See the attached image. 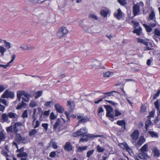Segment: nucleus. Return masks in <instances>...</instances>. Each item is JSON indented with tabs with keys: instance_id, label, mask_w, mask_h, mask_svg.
<instances>
[{
	"instance_id": "obj_1",
	"label": "nucleus",
	"mask_w": 160,
	"mask_h": 160,
	"mask_svg": "<svg viewBox=\"0 0 160 160\" xmlns=\"http://www.w3.org/2000/svg\"><path fill=\"white\" fill-rule=\"evenodd\" d=\"M22 125V123L20 122H15L13 126L11 125L7 127L6 131L8 133L10 132H13L15 134L18 133V132L21 130V126Z\"/></svg>"
},
{
	"instance_id": "obj_2",
	"label": "nucleus",
	"mask_w": 160,
	"mask_h": 160,
	"mask_svg": "<svg viewBox=\"0 0 160 160\" xmlns=\"http://www.w3.org/2000/svg\"><path fill=\"white\" fill-rule=\"evenodd\" d=\"M103 106L107 111L106 116L110 118V120L113 122L114 120V114L112 113L113 110L112 108L108 105H104Z\"/></svg>"
},
{
	"instance_id": "obj_3",
	"label": "nucleus",
	"mask_w": 160,
	"mask_h": 160,
	"mask_svg": "<svg viewBox=\"0 0 160 160\" xmlns=\"http://www.w3.org/2000/svg\"><path fill=\"white\" fill-rule=\"evenodd\" d=\"M96 137H104V136L102 135H94L92 134H87L84 135V136L80 138L79 140V142H83L88 141V138H94Z\"/></svg>"
},
{
	"instance_id": "obj_4",
	"label": "nucleus",
	"mask_w": 160,
	"mask_h": 160,
	"mask_svg": "<svg viewBox=\"0 0 160 160\" xmlns=\"http://www.w3.org/2000/svg\"><path fill=\"white\" fill-rule=\"evenodd\" d=\"M87 132V130L86 128H82L73 133L72 136L75 137L78 136L83 137L84 135L86 134Z\"/></svg>"
},
{
	"instance_id": "obj_5",
	"label": "nucleus",
	"mask_w": 160,
	"mask_h": 160,
	"mask_svg": "<svg viewBox=\"0 0 160 160\" xmlns=\"http://www.w3.org/2000/svg\"><path fill=\"white\" fill-rule=\"evenodd\" d=\"M15 94L13 92H11L7 89L4 92L1 96V98H10L11 99H13L14 97Z\"/></svg>"
},
{
	"instance_id": "obj_6",
	"label": "nucleus",
	"mask_w": 160,
	"mask_h": 160,
	"mask_svg": "<svg viewBox=\"0 0 160 160\" xmlns=\"http://www.w3.org/2000/svg\"><path fill=\"white\" fill-rule=\"evenodd\" d=\"M22 96H24L26 98L29 100L30 98L31 97L30 94L24 91L22 92L18 91L17 92V100L18 101H20L21 97Z\"/></svg>"
},
{
	"instance_id": "obj_7",
	"label": "nucleus",
	"mask_w": 160,
	"mask_h": 160,
	"mask_svg": "<svg viewBox=\"0 0 160 160\" xmlns=\"http://www.w3.org/2000/svg\"><path fill=\"white\" fill-rule=\"evenodd\" d=\"M68 30L65 27H61L57 32V35L59 37H61L66 34Z\"/></svg>"
},
{
	"instance_id": "obj_8",
	"label": "nucleus",
	"mask_w": 160,
	"mask_h": 160,
	"mask_svg": "<svg viewBox=\"0 0 160 160\" xmlns=\"http://www.w3.org/2000/svg\"><path fill=\"white\" fill-rule=\"evenodd\" d=\"M116 124L122 127V131L124 132L126 129V123L124 120H118L117 121Z\"/></svg>"
},
{
	"instance_id": "obj_9",
	"label": "nucleus",
	"mask_w": 160,
	"mask_h": 160,
	"mask_svg": "<svg viewBox=\"0 0 160 160\" xmlns=\"http://www.w3.org/2000/svg\"><path fill=\"white\" fill-rule=\"evenodd\" d=\"M139 135V132L138 130H135L130 135V136L133 140L135 141L138 139Z\"/></svg>"
},
{
	"instance_id": "obj_10",
	"label": "nucleus",
	"mask_w": 160,
	"mask_h": 160,
	"mask_svg": "<svg viewBox=\"0 0 160 160\" xmlns=\"http://www.w3.org/2000/svg\"><path fill=\"white\" fill-rule=\"evenodd\" d=\"M54 108L56 111L59 113H62L64 112V109L63 107L59 103H56Z\"/></svg>"
},
{
	"instance_id": "obj_11",
	"label": "nucleus",
	"mask_w": 160,
	"mask_h": 160,
	"mask_svg": "<svg viewBox=\"0 0 160 160\" xmlns=\"http://www.w3.org/2000/svg\"><path fill=\"white\" fill-rule=\"evenodd\" d=\"M139 6L136 4L133 6V13L134 16L137 15L139 12Z\"/></svg>"
},
{
	"instance_id": "obj_12",
	"label": "nucleus",
	"mask_w": 160,
	"mask_h": 160,
	"mask_svg": "<svg viewBox=\"0 0 160 160\" xmlns=\"http://www.w3.org/2000/svg\"><path fill=\"white\" fill-rule=\"evenodd\" d=\"M122 12L120 8L118 9L117 12H115L114 14V16L118 19L119 20L122 17Z\"/></svg>"
},
{
	"instance_id": "obj_13",
	"label": "nucleus",
	"mask_w": 160,
	"mask_h": 160,
	"mask_svg": "<svg viewBox=\"0 0 160 160\" xmlns=\"http://www.w3.org/2000/svg\"><path fill=\"white\" fill-rule=\"evenodd\" d=\"M15 135H16L15 138V141L17 143L20 144L22 141V137L20 133H16Z\"/></svg>"
},
{
	"instance_id": "obj_14",
	"label": "nucleus",
	"mask_w": 160,
	"mask_h": 160,
	"mask_svg": "<svg viewBox=\"0 0 160 160\" xmlns=\"http://www.w3.org/2000/svg\"><path fill=\"white\" fill-rule=\"evenodd\" d=\"M138 156L139 158L143 159H146L148 157L147 153L143 152L139 153Z\"/></svg>"
},
{
	"instance_id": "obj_15",
	"label": "nucleus",
	"mask_w": 160,
	"mask_h": 160,
	"mask_svg": "<svg viewBox=\"0 0 160 160\" xmlns=\"http://www.w3.org/2000/svg\"><path fill=\"white\" fill-rule=\"evenodd\" d=\"M152 152L154 157H158L160 156V153L159 150L157 148L155 147L153 148Z\"/></svg>"
},
{
	"instance_id": "obj_16",
	"label": "nucleus",
	"mask_w": 160,
	"mask_h": 160,
	"mask_svg": "<svg viewBox=\"0 0 160 160\" xmlns=\"http://www.w3.org/2000/svg\"><path fill=\"white\" fill-rule=\"evenodd\" d=\"M72 146L71 143L69 142H67L64 146V149L67 151H70L72 150Z\"/></svg>"
},
{
	"instance_id": "obj_17",
	"label": "nucleus",
	"mask_w": 160,
	"mask_h": 160,
	"mask_svg": "<svg viewBox=\"0 0 160 160\" xmlns=\"http://www.w3.org/2000/svg\"><path fill=\"white\" fill-rule=\"evenodd\" d=\"M121 145H123L124 148H125L127 151L128 152H130L131 151V148L129 147L128 145L126 143H120L119 144V146L121 147Z\"/></svg>"
},
{
	"instance_id": "obj_18",
	"label": "nucleus",
	"mask_w": 160,
	"mask_h": 160,
	"mask_svg": "<svg viewBox=\"0 0 160 160\" xmlns=\"http://www.w3.org/2000/svg\"><path fill=\"white\" fill-rule=\"evenodd\" d=\"M142 32V29L141 27H139L138 28H136L134 29L133 31L132 32L133 33H136V34L139 36L140 34Z\"/></svg>"
},
{
	"instance_id": "obj_19",
	"label": "nucleus",
	"mask_w": 160,
	"mask_h": 160,
	"mask_svg": "<svg viewBox=\"0 0 160 160\" xmlns=\"http://www.w3.org/2000/svg\"><path fill=\"white\" fill-rule=\"evenodd\" d=\"M56 121V122L55 123L53 126V129L54 130H56L57 129V128L59 126L61 123L60 118H58Z\"/></svg>"
},
{
	"instance_id": "obj_20",
	"label": "nucleus",
	"mask_w": 160,
	"mask_h": 160,
	"mask_svg": "<svg viewBox=\"0 0 160 160\" xmlns=\"http://www.w3.org/2000/svg\"><path fill=\"white\" fill-rule=\"evenodd\" d=\"M152 126L153 124L150 120V119H148V121L146 122L145 123V128L146 129V131H147L148 128L150 126Z\"/></svg>"
},
{
	"instance_id": "obj_21",
	"label": "nucleus",
	"mask_w": 160,
	"mask_h": 160,
	"mask_svg": "<svg viewBox=\"0 0 160 160\" xmlns=\"http://www.w3.org/2000/svg\"><path fill=\"white\" fill-rule=\"evenodd\" d=\"M26 105V104L23 101H22L21 103H19L18 104L16 109L17 110L21 109L22 108Z\"/></svg>"
},
{
	"instance_id": "obj_22",
	"label": "nucleus",
	"mask_w": 160,
	"mask_h": 160,
	"mask_svg": "<svg viewBox=\"0 0 160 160\" xmlns=\"http://www.w3.org/2000/svg\"><path fill=\"white\" fill-rule=\"evenodd\" d=\"M147 44L146 45V46L144 48V50H152L153 48L152 44L150 42H147Z\"/></svg>"
},
{
	"instance_id": "obj_23",
	"label": "nucleus",
	"mask_w": 160,
	"mask_h": 160,
	"mask_svg": "<svg viewBox=\"0 0 160 160\" xmlns=\"http://www.w3.org/2000/svg\"><path fill=\"white\" fill-rule=\"evenodd\" d=\"M67 105L70 108L71 110L74 109L75 105L73 101H67Z\"/></svg>"
},
{
	"instance_id": "obj_24",
	"label": "nucleus",
	"mask_w": 160,
	"mask_h": 160,
	"mask_svg": "<svg viewBox=\"0 0 160 160\" xmlns=\"http://www.w3.org/2000/svg\"><path fill=\"white\" fill-rule=\"evenodd\" d=\"M100 13L102 16L105 18L107 17L108 14V11L107 10L102 9L100 11Z\"/></svg>"
},
{
	"instance_id": "obj_25",
	"label": "nucleus",
	"mask_w": 160,
	"mask_h": 160,
	"mask_svg": "<svg viewBox=\"0 0 160 160\" xmlns=\"http://www.w3.org/2000/svg\"><path fill=\"white\" fill-rule=\"evenodd\" d=\"M145 142V139L143 137H141L137 142V144L139 146H141Z\"/></svg>"
},
{
	"instance_id": "obj_26",
	"label": "nucleus",
	"mask_w": 160,
	"mask_h": 160,
	"mask_svg": "<svg viewBox=\"0 0 160 160\" xmlns=\"http://www.w3.org/2000/svg\"><path fill=\"white\" fill-rule=\"evenodd\" d=\"M8 117L10 118H15L17 117V114L12 112H9L8 114Z\"/></svg>"
},
{
	"instance_id": "obj_27",
	"label": "nucleus",
	"mask_w": 160,
	"mask_h": 160,
	"mask_svg": "<svg viewBox=\"0 0 160 160\" xmlns=\"http://www.w3.org/2000/svg\"><path fill=\"white\" fill-rule=\"evenodd\" d=\"M148 144L147 143L145 144L140 149L141 152H145L147 151L148 148Z\"/></svg>"
},
{
	"instance_id": "obj_28",
	"label": "nucleus",
	"mask_w": 160,
	"mask_h": 160,
	"mask_svg": "<svg viewBox=\"0 0 160 160\" xmlns=\"http://www.w3.org/2000/svg\"><path fill=\"white\" fill-rule=\"evenodd\" d=\"M2 119L4 122H8V115L6 113H3L2 115Z\"/></svg>"
},
{
	"instance_id": "obj_29",
	"label": "nucleus",
	"mask_w": 160,
	"mask_h": 160,
	"mask_svg": "<svg viewBox=\"0 0 160 160\" xmlns=\"http://www.w3.org/2000/svg\"><path fill=\"white\" fill-rule=\"evenodd\" d=\"M114 92H115V93H118L119 94H120V93L117 91H111V92H106V93H103V94H104V95H107V96H114V95L113 94V93Z\"/></svg>"
},
{
	"instance_id": "obj_30",
	"label": "nucleus",
	"mask_w": 160,
	"mask_h": 160,
	"mask_svg": "<svg viewBox=\"0 0 160 160\" xmlns=\"http://www.w3.org/2000/svg\"><path fill=\"white\" fill-rule=\"evenodd\" d=\"M148 134L152 138H157L158 137V133L154 131H148Z\"/></svg>"
},
{
	"instance_id": "obj_31",
	"label": "nucleus",
	"mask_w": 160,
	"mask_h": 160,
	"mask_svg": "<svg viewBox=\"0 0 160 160\" xmlns=\"http://www.w3.org/2000/svg\"><path fill=\"white\" fill-rule=\"evenodd\" d=\"M96 64H94V65L96 66V68H102V69H105V67L103 66H101V62L100 61L96 60Z\"/></svg>"
},
{
	"instance_id": "obj_32",
	"label": "nucleus",
	"mask_w": 160,
	"mask_h": 160,
	"mask_svg": "<svg viewBox=\"0 0 160 160\" xmlns=\"http://www.w3.org/2000/svg\"><path fill=\"white\" fill-rule=\"evenodd\" d=\"M87 147H88L87 146L79 147L77 148V152H81L83 151L86 150Z\"/></svg>"
},
{
	"instance_id": "obj_33",
	"label": "nucleus",
	"mask_w": 160,
	"mask_h": 160,
	"mask_svg": "<svg viewBox=\"0 0 160 160\" xmlns=\"http://www.w3.org/2000/svg\"><path fill=\"white\" fill-rule=\"evenodd\" d=\"M143 26L145 28L146 31L148 32H150L152 31V29L148 25L146 24H143Z\"/></svg>"
},
{
	"instance_id": "obj_34",
	"label": "nucleus",
	"mask_w": 160,
	"mask_h": 160,
	"mask_svg": "<svg viewBox=\"0 0 160 160\" xmlns=\"http://www.w3.org/2000/svg\"><path fill=\"white\" fill-rule=\"evenodd\" d=\"M89 120L88 118L86 116H84L83 118L81 119L78 122L79 123H83L87 122Z\"/></svg>"
},
{
	"instance_id": "obj_35",
	"label": "nucleus",
	"mask_w": 160,
	"mask_h": 160,
	"mask_svg": "<svg viewBox=\"0 0 160 160\" xmlns=\"http://www.w3.org/2000/svg\"><path fill=\"white\" fill-rule=\"evenodd\" d=\"M17 156L19 158L22 157H27L28 156V154L25 152H23L22 153H20L18 154Z\"/></svg>"
},
{
	"instance_id": "obj_36",
	"label": "nucleus",
	"mask_w": 160,
	"mask_h": 160,
	"mask_svg": "<svg viewBox=\"0 0 160 160\" xmlns=\"http://www.w3.org/2000/svg\"><path fill=\"white\" fill-rule=\"evenodd\" d=\"M155 18V13L154 11L151 12L149 15V20H152Z\"/></svg>"
},
{
	"instance_id": "obj_37",
	"label": "nucleus",
	"mask_w": 160,
	"mask_h": 160,
	"mask_svg": "<svg viewBox=\"0 0 160 160\" xmlns=\"http://www.w3.org/2000/svg\"><path fill=\"white\" fill-rule=\"evenodd\" d=\"M7 50L6 48L4 47L0 46V52L1 53V55L2 56L4 55V53L6 52Z\"/></svg>"
},
{
	"instance_id": "obj_38",
	"label": "nucleus",
	"mask_w": 160,
	"mask_h": 160,
	"mask_svg": "<svg viewBox=\"0 0 160 160\" xmlns=\"http://www.w3.org/2000/svg\"><path fill=\"white\" fill-rule=\"evenodd\" d=\"M3 41L6 48L9 49L11 48V44L9 42H7L6 40H3Z\"/></svg>"
},
{
	"instance_id": "obj_39",
	"label": "nucleus",
	"mask_w": 160,
	"mask_h": 160,
	"mask_svg": "<svg viewBox=\"0 0 160 160\" xmlns=\"http://www.w3.org/2000/svg\"><path fill=\"white\" fill-rule=\"evenodd\" d=\"M6 138L5 134L2 131L0 132V141H2L4 139Z\"/></svg>"
},
{
	"instance_id": "obj_40",
	"label": "nucleus",
	"mask_w": 160,
	"mask_h": 160,
	"mask_svg": "<svg viewBox=\"0 0 160 160\" xmlns=\"http://www.w3.org/2000/svg\"><path fill=\"white\" fill-rule=\"evenodd\" d=\"M37 133V131L36 129H33L29 132V135L32 136L35 135Z\"/></svg>"
},
{
	"instance_id": "obj_41",
	"label": "nucleus",
	"mask_w": 160,
	"mask_h": 160,
	"mask_svg": "<svg viewBox=\"0 0 160 160\" xmlns=\"http://www.w3.org/2000/svg\"><path fill=\"white\" fill-rule=\"evenodd\" d=\"M42 91H37L35 94V98L36 99L41 96L42 95Z\"/></svg>"
},
{
	"instance_id": "obj_42",
	"label": "nucleus",
	"mask_w": 160,
	"mask_h": 160,
	"mask_svg": "<svg viewBox=\"0 0 160 160\" xmlns=\"http://www.w3.org/2000/svg\"><path fill=\"white\" fill-rule=\"evenodd\" d=\"M88 18L90 19H92V20H97L98 19L97 17L94 14H90L89 15Z\"/></svg>"
},
{
	"instance_id": "obj_43",
	"label": "nucleus",
	"mask_w": 160,
	"mask_h": 160,
	"mask_svg": "<svg viewBox=\"0 0 160 160\" xmlns=\"http://www.w3.org/2000/svg\"><path fill=\"white\" fill-rule=\"evenodd\" d=\"M31 108H34L37 106L36 102L34 101H31L29 104Z\"/></svg>"
},
{
	"instance_id": "obj_44",
	"label": "nucleus",
	"mask_w": 160,
	"mask_h": 160,
	"mask_svg": "<svg viewBox=\"0 0 160 160\" xmlns=\"http://www.w3.org/2000/svg\"><path fill=\"white\" fill-rule=\"evenodd\" d=\"M138 42L139 43H143L144 45L146 46L147 44V42H146L144 39L141 38H137Z\"/></svg>"
},
{
	"instance_id": "obj_45",
	"label": "nucleus",
	"mask_w": 160,
	"mask_h": 160,
	"mask_svg": "<svg viewBox=\"0 0 160 160\" xmlns=\"http://www.w3.org/2000/svg\"><path fill=\"white\" fill-rule=\"evenodd\" d=\"M104 112V110L103 108L101 107L99 108L98 110V115H102V113Z\"/></svg>"
},
{
	"instance_id": "obj_46",
	"label": "nucleus",
	"mask_w": 160,
	"mask_h": 160,
	"mask_svg": "<svg viewBox=\"0 0 160 160\" xmlns=\"http://www.w3.org/2000/svg\"><path fill=\"white\" fill-rule=\"evenodd\" d=\"M122 114V113L120 112L118 109H115V115H114V117H118Z\"/></svg>"
},
{
	"instance_id": "obj_47",
	"label": "nucleus",
	"mask_w": 160,
	"mask_h": 160,
	"mask_svg": "<svg viewBox=\"0 0 160 160\" xmlns=\"http://www.w3.org/2000/svg\"><path fill=\"white\" fill-rule=\"evenodd\" d=\"M94 151V149L88 151L87 153V157L89 158L91 156V155L93 153Z\"/></svg>"
},
{
	"instance_id": "obj_48",
	"label": "nucleus",
	"mask_w": 160,
	"mask_h": 160,
	"mask_svg": "<svg viewBox=\"0 0 160 160\" xmlns=\"http://www.w3.org/2000/svg\"><path fill=\"white\" fill-rule=\"evenodd\" d=\"M155 112V111L153 110L150 112L149 113V115L147 116V117L148 118V119H150L152 117H153Z\"/></svg>"
},
{
	"instance_id": "obj_49",
	"label": "nucleus",
	"mask_w": 160,
	"mask_h": 160,
	"mask_svg": "<svg viewBox=\"0 0 160 160\" xmlns=\"http://www.w3.org/2000/svg\"><path fill=\"white\" fill-rule=\"evenodd\" d=\"M97 151L99 152H103L104 150V148H101L99 145H98L97 147Z\"/></svg>"
},
{
	"instance_id": "obj_50",
	"label": "nucleus",
	"mask_w": 160,
	"mask_h": 160,
	"mask_svg": "<svg viewBox=\"0 0 160 160\" xmlns=\"http://www.w3.org/2000/svg\"><path fill=\"white\" fill-rule=\"evenodd\" d=\"M118 2L122 5L124 6L127 4L126 1L125 0H118Z\"/></svg>"
},
{
	"instance_id": "obj_51",
	"label": "nucleus",
	"mask_w": 160,
	"mask_h": 160,
	"mask_svg": "<svg viewBox=\"0 0 160 160\" xmlns=\"http://www.w3.org/2000/svg\"><path fill=\"white\" fill-rule=\"evenodd\" d=\"M51 104L53 105V101H50L46 102L44 104V106L45 107H50Z\"/></svg>"
},
{
	"instance_id": "obj_52",
	"label": "nucleus",
	"mask_w": 160,
	"mask_h": 160,
	"mask_svg": "<svg viewBox=\"0 0 160 160\" xmlns=\"http://www.w3.org/2000/svg\"><path fill=\"white\" fill-rule=\"evenodd\" d=\"M22 117L24 118L28 117V115L27 110H24L22 114Z\"/></svg>"
},
{
	"instance_id": "obj_53",
	"label": "nucleus",
	"mask_w": 160,
	"mask_h": 160,
	"mask_svg": "<svg viewBox=\"0 0 160 160\" xmlns=\"http://www.w3.org/2000/svg\"><path fill=\"white\" fill-rule=\"evenodd\" d=\"M154 104L155 107V108L158 110V111L159 108V105L158 103V100H157L155 102H154Z\"/></svg>"
},
{
	"instance_id": "obj_54",
	"label": "nucleus",
	"mask_w": 160,
	"mask_h": 160,
	"mask_svg": "<svg viewBox=\"0 0 160 160\" xmlns=\"http://www.w3.org/2000/svg\"><path fill=\"white\" fill-rule=\"evenodd\" d=\"M1 103L6 106H8V105L7 102V101L5 99L0 98V103Z\"/></svg>"
},
{
	"instance_id": "obj_55",
	"label": "nucleus",
	"mask_w": 160,
	"mask_h": 160,
	"mask_svg": "<svg viewBox=\"0 0 160 160\" xmlns=\"http://www.w3.org/2000/svg\"><path fill=\"white\" fill-rule=\"evenodd\" d=\"M160 93V89H159L156 93L153 96V98L154 99H155L156 98H157L158 96H159V94Z\"/></svg>"
},
{
	"instance_id": "obj_56",
	"label": "nucleus",
	"mask_w": 160,
	"mask_h": 160,
	"mask_svg": "<svg viewBox=\"0 0 160 160\" xmlns=\"http://www.w3.org/2000/svg\"><path fill=\"white\" fill-rule=\"evenodd\" d=\"M154 34L157 36H160V31L158 29H155L154 30Z\"/></svg>"
},
{
	"instance_id": "obj_57",
	"label": "nucleus",
	"mask_w": 160,
	"mask_h": 160,
	"mask_svg": "<svg viewBox=\"0 0 160 160\" xmlns=\"http://www.w3.org/2000/svg\"><path fill=\"white\" fill-rule=\"evenodd\" d=\"M111 73L109 72H107L105 73H104L103 74V76L104 77H108L110 76Z\"/></svg>"
},
{
	"instance_id": "obj_58",
	"label": "nucleus",
	"mask_w": 160,
	"mask_h": 160,
	"mask_svg": "<svg viewBox=\"0 0 160 160\" xmlns=\"http://www.w3.org/2000/svg\"><path fill=\"white\" fill-rule=\"evenodd\" d=\"M56 116L54 115L53 112H52L50 115V118L51 120H54L56 118Z\"/></svg>"
},
{
	"instance_id": "obj_59",
	"label": "nucleus",
	"mask_w": 160,
	"mask_h": 160,
	"mask_svg": "<svg viewBox=\"0 0 160 160\" xmlns=\"http://www.w3.org/2000/svg\"><path fill=\"white\" fill-rule=\"evenodd\" d=\"M132 22L134 24V29L137 28V27H139V24L138 22H135L133 21H132Z\"/></svg>"
},
{
	"instance_id": "obj_60",
	"label": "nucleus",
	"mask_w": 160,
	"mask_h": 160,
	"mask_svg": "<svg viewBox=\"0 0 160 160\" xmlns=\"http://www.w3.org/2000/svg\"><path fill=\"white\" fill-rule=\"evenodd\" d=\"M106 101L107 102H108L110 104H112V105L114 106H115L118 104L117 103H116L112 101L106 100Z\"/></svg>"
},
{
	"instance_id": "obj_61",
	"label": "nucleus",
	"mask_w": 160,
	"mask_h": 160,
	"mask_svg": "<svg viewBox=\"0 0 160 160\" xmlns=\"http://www.w3.org/2000/svg\"><path fill=\"white\" fill-rule=\"evenodd\" d=\"M48 123H42V126L46 130L48 129Z\"/></svg>"
},
{
	"instance_id": "obj_62",
	"label": "nucleus",
	"mask_w": 160,
	"mask_h": 160,
	"mask_svg": "<svg viewBox=\"0 0 160 160\" xmlns=\"http://www.w3.org/2000/svg\"><path fill=\"white\" fill-rule=\"evenodd\" d=\"M56 156V153L55 152H52L49 154V156L51 158H54Z\"/></svg>"
},
{
	"instance_id": "obj_63",
	"label": "nucleus",
	"mask_w": 160,
	"mask_h": 160,
	"mask_svg": "<svg viewBox=\"0 0 160 160\" xmlns=\"http://www.w3.org/2000/svg\"><path fill=\"white\" fill-rule=\"evenodd\" d=\"M40 124V122L38 120H37L36 122V125L34 127V128H37L38 127Z\"/></svg>"
},
{
	"instance_id": "obj_64",
	"label": "nucleus",
	"mask_w": 160,
	"mask_h": 160,
	"mask_svg": "<svg viewBox=\"0 0 160 160\" xmlns=\"http://www.w3.org/2000/svg\"><path fill=\"white\" fill-rule=\"evenodd\" d=\"M52 144V147L54 148V149H56L58 148V146L57 145V143L54 142H51Z\"/></svg>"
}]
</instances>
